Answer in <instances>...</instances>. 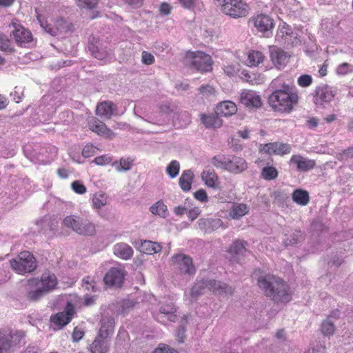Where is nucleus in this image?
<instances>
[{"mask_svg":"<svg viewBox=\"0 0 353 353\" xmlns=\"http://www.w3.org/2000/svg\"><path fill=\"white\" fill-rule=\"evenodd\" d=\"M12 270L19 274L33 272L37 268L36 259L28 251H23L14 259L10 261Z\"/></svg>","mask_w":353,"mask_h":353,"instance_id":"5","label":"nucleus"},{"mask_svg":"<svg viewBox=\"0 0 353 353\" xmlns=\"http://www.w3.org/2000/svg\"><path fill=\"white\" fill-rule=\"evenodd\" d=\"M303 240V235L300 230H296L290 238L285 239L284 243L286 245H293L297 244Z\"/></svg>","mask_w":353,"mask_h":353,"instance_id":"49","label":"nucleus"},{"mask_svg":"<svg viewBox=\"0 0 353 353\" xmlns=\"http://www.w3.org/2000/svg\"><path fill=\"white\" fill-rule=\"evenodd\" d=\"M133 160L130 158H121L119 162L115 161L112 163V166L119 172L130 170L132 166Z\"/></svg>","mask_w":353,"mask_h":353,"instance_id":"39","label":"nucleus"},{"mask_svg":"<svg viewBox=\"0 0 353 353\" xmlns=\"http://www.w3.org/2000/svg\"><path fill=\"white\" fill-rule=\"evenodd\" d=\"M159 312L161 315L167 317L170 321H174L176 319V309L172 302L161 303Z\"/></svg>","mask_w":353,"mask_h":353,"instance_id":"34","label":"nucleus"},{"mask_svg":"<svg viewBox=\"0 0 353 353\" xmlns=\"http://www.w3.org/2000/svg\"><path fill=\"white\" fill-rule=\"evenodd\" d=\"M23 334L19 331L2 330L0 331V353H10L20 344Z\"/></svg>","mask_w":353,"mask_h":353,"instance_id":"6","label":"nucleus"},{"mask_svg":"<svg viewBox=\"0 0 353 353\" xmlns=\"http://www.w3.org/2000/svg\"><path fill=\"white\" fill-rule=\"evenodd\" d=\"M206 287L214 294L228 296L232 295L234 292V288L225 283L214 280H207Z\"/></svg>","mask_w":353,"mask_h":353,"instance_id":"20","label":"nucleus"},{"mask_svg":"<svg viewBox=\"0 0 353 353\" xmlns=\"http://www.w3.org/2000/svg\"><path fill=\"white\" fill-rule=\"evenodd\" d=\"M246 244L245 241L241 240H236L233 242L228 250L232 260L237 261L243 256L247 251Z\"/></svg>","mask_w":353,"mask_h":353,"instance_id":"28","label":"nucleus"},{"mask_svg":"<svg viewBox=\"0 0 353 353\" xmlns=\"http://www.w3.org/2000/svg\"><path fill=\"white\" fill-rule=\"evenodd\" d=\"M180 5L185 9L192 10L198 3L197 0H178Z\"/></svg>","mask_w":353,"mask_h":353,"instance_id":"62","label":"nucleus"},{"mask_svg":"<svg viewBox=\"0 0 353 353\" xmlns=\"http://www.w3.org/2000/svg\"><path fill=\"white\" fill-rule=\"evenodd\" d=\"M270 57L274 65L280 69L286 65L290 57L283 50L273 46L270 48Z\"/></svg>","mask_w":353,"mask_h":353,"instance_id":"24","label":"nucleus"},{"mask_svg":"<svg viewBox=\"0 0 353 353\" xmlns=\"http://www.w3.org/2000/svg\"><path fill=\"white\" fill-rule=\"evenodd\" d=\"M112 161V158L108 155H103L96 157L94 162L99 165L109 164Z\"/></svg>","mask_w":353,"mask_h":353,"instance_id":"61","label":"nucleus"},{"mask_svg":"<svg viewBox=\"0 0 353 353\" xmlns=\"http://www.w3.org/2000/svg\"><path fill=\"white\" fill-rule=\"evenodd\" d=\"M353 71V66L347 63L340 64L337 69L336 73L339 75H345Z\"/></svg>","mask_w":353,"mask_h":353,"instance_id":"53","label":"nucleus"},{"mask_svg":"<svg viewBox=\"0 0 353 353\" xmlns=\"http://www.w3.org/2000/svg\"><path fill=\"white\" fill-rule=\"evenodd\" d=\"M237 112L236 105L231 101H223L217 104L215 112L221 117H230Z\"/></svg>","mask_w":353,"mask_h":353,"instance_id":"27","label":"nucleus"},{"mask_svg":"<svg viewBox=\"0 0 353 353\" xmlns=\"http://www.w3.org/2000/svg\"><path fill=\"white\" fill-rule=\"evenodd\" d=\"M220 115L215 114H201V119L202 123L206 128H220L223 125V121L220 118Z\"/></svg>","mask_w":353,"mask_h":353,"instance_id":"33","label":"nucleus"},{"mask_svg":"<svg viewBox=\"0 0 353 353\" xmlns=\"http://www.w3.org/2000/svg\"><path fill=\"white\" fill-rule=\"evenodd\" d=\"M96 114L106 119H110L112 116L119 114L117 105L110 101H104L98 103Z\"/></svg>","mask_w":353,"mask_h":353,"instance_id":"17","label":"nucleus"},{"mask_svg":"<svg viewBox=\"0 0 353 353\" xmlns=\"http://www.w3.org/2000/svg\"><path fill=\"white\" fill-rule=\"evenodd\" d=\"M252 21L254 27L261 32H265L269 34L274 28V23L272 18L266 14H258L252 17Z\"/></svg>","mask_w":353,"mask_h":353,"instance_id":"19","label":"nucleus"},{"mask_svg":"<svg viewBox=\"0 0 353 353\" xmlns=\"http://www.w3.org/2000/svg\"><path fill=\"white\" fill-rule=\"evenodd\" d=\"M239 99L242 104L248 108H259L262 105L261 97L252 90L242 91Z\"/></svg>","mask_w":353,"mask_h":353,"instance_id":"18","label":"nucleus"},{"mask_svg":"<svg viewBox=\"0 0 353 353\" xmlns=\"http://www.w3.org/2000/svg\"><path fill=\"white\" fill-rule=\"evenodd\" d=\"M298 101V94L286 84H283L281 88H276L268 97V103L272 110L284 114L290 113Z\"/></svg>","mask_w":353,"mask_h":353,"instance_id":"2","label":"nucleus"},{"mask_svg":"<svg viewBox=\"0 0 353 353\" xmlns=\"http://www.w3.org/2000/svg\"><path fill=\"white\" fill-rule=\"evenodd\" d=\"M30 291L28 294V298L32 301H39L46 293L39 285H29Z\"/></svg>","mask_w":353,"mask_h":353,"instance_id":"45","label":"nucleus"},{"mask_svg":"<svg viewBox=\"0 0 353 353\" xmlns=\"http://www.w3.org/2000/svg\"><path fill=\"white\" fill-rule=\"evenodd\" d=\"M154 55L147 51H143L141 54V62L145 65H151L154 62Z\"/></svg>","mask_w":353,"mask_h":353,"instance_id":"59","label":"nucleus"},{"mask_svg":"<svg viewBox=\"0 0 353 353\" xmlns=\"http://www.w3.org/2000/svg\"><path fill=\"white\" fill-rule=\"evenodd\" d=\"M201 210L199 207L194 206L192 207L191 205H190L188 210L186 212L188 217L190 219V221H194L196 219L199 215L201 214Z\"/></svg>","mask_w":353,"mask_h":353,"instance_id":"55","label":"nucleus"},{"mask_svg":"<svg viewBox=\"0 0 353 353\" xmlns=\"http://www.w3.org/2000/svg\"><path fill=\"white\" fill-rule=\"evenodd\" d=\"M10 41L8 37L0 33V50L12 52V48L10 47Z\"/></svg>","mask_w":353,"mask_h":353,"instance_id":"52","label":"nucleus"},{"mask_svg":"<svg viewBox=\"0 0 353 353\" xmlns=\"http://www.w3.org/2000/svg\"><path fill=\"white\" fill-rule=\"evenodd\" d=\"M193 179V173L190 170H184L179 178V185L185 192H188L191 188V184Z\"/></svg>","mask_w":353,"mask_h":353,"instance_id":"35","label":"nucleus"},{"mask_svg":"<svg viewBox=\"0 0 353 353\" xmlns=\"http://www.w3.org/2000/svg\"><path fill=\"white\" fill-rule=\"evenodd\" d=\"M198 90L199 94L201 95L202 99L211 101L216 97V90L212 85H202L199 88Z\"/></svg>","mask_w":353,"mask_h":353,"instance_id":"43","label":"nucleus"},{"mask_svg":"<svg viewBox=\"0 0 353 353\" xmlns=\"http://www.w3.org/2000/svg\"><path fill=\"white\" fill-rule=\"evenodd\" d=\"M110 350V338L100 336L97 334V337L90 345V351L92 353H108Z\"/></svg>","mask_w":353,"mask_h":353,"instance_id":"26","label":"nucleus"},{"mask_svg":"<svg viewBox=\"0 0 353 353\" xmlns=\"http://www.w3.org/2000/svg\"><path fill=\"white\" fill-rule=\"evenodd\" d=\"M74 314V308L68 305L66 310L64 312H59L55 315L51 316V321L58 329L62 328L64 325H67L71 321Z\"/></svg>","mask_w":353,"mask_h":353,"instance_id":"22","label":"nucleus"},{"mask_svg":"<svg viewBox=\"0 0 353 353\" xmlns=\"http://www.w3.org/2000/svg\"><path fill=\"white\" fill-rule=\"evenodd\" d=\"M337 158L340 161H347L353 158V147L349 148L337 155Z\"/></svg>","mask_w":353,"mask_h":353,"instance_id":"60","label":"nucleus"},{"mask_svg":"<svg viewBox=\"0 0 353 353\" xmlns=\"http://www.w3.org/2000/svg\"><path fill=\"white\" fill-rule=\"evenodd\" d=\"M89 128L96 134L106 138L112 139L114 137V133L104 123L98 119H92L89 123Z\"/></svg>","mask_w":353,"mask_h":353,"instance_id":"25","label":"nucleus"},{"mask_svg":"<svg viewBox=\"0 0 353 353\" xmlns=\"http://www.w3.org/2000/svg\"><path fill=\"white\" fill-rule=\"evenodd\" d=\"M186 60L201 72H208L212 68L211 57L203 52H190L186 54Z\"/></svg>","mask_w":353,"mask_h":353,"instance_id":"9","label":"nucleus"},{"mask_svg":"<svg viewBox=\"0 0 353 353\" xmlns=\"http://www.w3.org/2000/svg\"><path fill=\"white\" fill-rule=\"evenodd\" d=\"M278 171L274 166L268 165L263 168L261 170V176L265 180H272L277 177Z\"/></svg>","mask_w":353,"mask_h":353,"instance_id":"46","label":"nucleus"},{"mask_svg":"<svg viewBox=\"0 0 353 353\" xmlns=\"http://www.w3.org/2000/svg\"><path fill=\"white\" fill-rule=\"evenodd\" d=\"M197 224L203 232L212 233L223 225V221L218 218H201Z\"/></svg>","mask_w":353,"mask_h":353,"instance_id":"21","label":"nucleus"},{"mask_svg":"<svg viewBox=\"0 0 353 353\" xmlns=\"http://www.w3.org/2000/svg\"><path fill=\"white\" fill-rule=\"evenodd\" d=\"M77 5L81 8H94L98 2V0H75Z\"/></svg>","mask_w":353,"mask_h":353,"instance_id":"51","label":"nucleus"},{"mask_svg":"<svg viewBox=\"0 0 353 353\" xmlns=\"http://www.w3.org/2000/svg\"><path fill=\"white\" fill-rule=\"evenodd\" d=\"M71 187L74 192L79 194H85L87 190L85 186L79 181H75L72 182L71 184Z\"/></svg>","mask_w":353,"mask_h":353,"instance_id":"57","label":"nucleus"},{"mask_svg":"<svg viewBox=\"0 0 353 353\" xmlns=\"http://www.w3.org/2000/svg\"><path fill=\"white\" fill-rule=\"evenodd\" d=\"M41 26L45 31L52 36H59L74 31V26L72 23L62 18L57 19L53 24H48L41 21L40 17H37Z\"/></svg>","mask_w":353,"mask_h":353,"instance_id":"7","label":"nucleus"},{"mask_svg":"<svg viewBox=\"0 0 353 353\" xmlns=\"http://www.w3.org/2000/svg\"><path fill=\"white\" fill-rule=\"evenodd\" d=\"M298 84L301 87H307L312 83V78L310 75L303 74L298 78Z\"/></svg>","mask_w":353,"mask_h":353,"instance_id":"58","label":"nucleus"},{"mask_svg":"<svg viewBox=\"0 0 353 353\" xmlns=\"http://www.w3.org/2000/svg\"><path fill=\"white\" fill-rule=\"evenodd\" d=\"M97 148L91 144H87L84 146L82 150V155L84 157L88 158L97 153Z\"/></svg>","mask_w":353,"mask_h":353,"instance_id":"56","label":"nucleus"},{"mask_svg":"<svg viewBox=\"0 0 353 353\" xmlns=\"http://www.w3.org/2000/svg\"><path fill=\"white\" fill-rule=\"evenodd\" d=\"M14 30L12 31V36L15 42L20 46H26V44L32 42V35L31 32L21 25L12 23Z\"/></svg>","mask_w":353,"mask_h":353,"instance_id":"15","label":"nucleus"},{"mask_svg":"<svg viewBox=\"0 0 353 353\" xmlns=\"http://www.w3.org/2000/svg\"><path fill=\"white\" fill-rule=\"evenodd\" d=\"M62 225L80 235L92 236L96 233L95 225L92 223L75 214L65 216Z\"/></svg>","mask_w":353,"mask_h":353,"instance_id":"4","label":"nucleus"},{"mask_svg":"<svg viewBox=\"0 0 353 353\" xmlns=\"http://www.w3.org/2000/svg\"><path fill=\"white\" fill-rule=\"evenodd\" d=\"M141 248L149 254L158 253L161 250V246L159 243L150 241H144L141 243Z\"/></svg>","mask_w":353,"mask_h":353,"instance_id":"44","label":"nucleus"},{"mask_svg":"<svg viewBox=\"0 0 353 353\" xmlns=\"http://www.w3.org/2000/svg\"><path fill=\"white\" fill-rule=\"evenodd\" d=\"M201 178L207 186L213 188H216L218 176L214 171H203L201 174Z\"/></svg>","mask_w":353,"mask_h":353,"instance_id":"38","label":"nucleus"},{"mask_svg":"<svg viewBox=\"0 0 353 353\" xmlns=\"http://www.w3.org/2000/svg\"><path fill=\"white\" fill-rule=\"evenodd\" d=\"M108 203V196L103 192L95 193L92 197V206L94 209H101Z\"/></svg>","mask_w":353,"mask_h":353,"instance_id":"41","label":"nucleus"},{"mask_svg":"<svg viewBox=\"0 0 353 353\" xmlns=\"http://www.w3.org/2000/svg\"><path fill=\"white\" fill-rule=\"evenodd\" d=\"M159 113L161 115H165L168 121L172 120L174 122L175 120H177L181 115L185 114L186 112H182L175 104L165 103L160 105Z\"/></svg>","mask_w":353,"mask_h":353,"instance_id":"23","label":"nucleus"},{"mask_svg":"<svg viewBox=\"0 0 353 353\" xmlns=\"http://www.w3.org/2000/svg\"><path fill=\"white\" fill-rule=\"evenodd\" d=\"M206 283L207 280L201 281L195 283L190 292V301H194L199 296L204 292L205 289L208 288L206 287Z\"/></svg>","mask_w":353,"mask_h":353,"instance_id":"36","label":"nucleus"},{"mask_svg":"<svg viewBox=\"0 0 353 353\" xmlns=\"http://www.w3.org/2000/svg\"><path fill=\"white\" fill-rule=\"evenodd\" d=\"M125 276L124 268L121 265L112 268L105 274L103 281L109 286L121 287Z\"/></svg>","mask_w":353,"mask_h":353,"instance_id":"11","label":"nucleus"},{"mask_svg":"<svg viewBox=\"0 0 353 353\" xmlns=\"http://www.w3.org/2000/svg\"><path fill=\"white\" fill-rule=\"evenodd\" d=\"M290 165L294 166L299 171L307 172L313 169L316 163L314 160L309 159L300 154H294L290 158Z\"/></svg>","mask_w":353,"mask_h":353,"instance_id":"16","label":"nucleus"},{"mask_svg":"<svg viewBox=\"0 0 353 353\" xmlns=\"http://www.w3.org/2000/svg\"><path fill=\"white\" fill-rule=\"evenodd\" d=\"M292 199L296 203L305 205L308 203L310 197L307 192L302 190H296L292 194Z\"/></svg>","mask_w":353,"mask_h":353,"instance_id":"42","label":"nucleus"},{"mask_svg":"<svg viewBox=\"0 0 353 353\" xmlns=\"http://www.w3.org/2000/svg\"><path fill=\"white\" fill-rule=\"evenodd\" d=\"M339 314V313L338 311H334L322 322L321 330L324 336H331L334 334L336 327L331 319L338 318Z\"/></svg>","mask_w":353,"mask_h":353,"instance_id":"32","label":"nucleus"},{"mask_svg":"<svg viewBox=\"0 0 353 353\" xmlns=\"http://www.w3.org/2000/svg\"><path fill=\"white\" fill-rule=\"evenodd\" d=\"M153 353H178L176 351L170 349L169 347L162 345L155 349Z\"/></svg>","mask_w":353,"mask_h":353,"instance_id":"64","label":"nucleus"},{"mask_svg":"<svg viewBox=\"0 0 353 353\" xmlns=\"http://www.w3.org/2000/svg\"><path fill=\"white\" fill-rule=\"evenodd\" d=\"M258 285L265 295L276 303H286L291 300L288 284L281 278L272 274L261 276Z\"/></svg>","mask_w":353,"mask_h":353,"instance_id":"1","label":"nucleus"},{"mask_svg":"<svg viewBox=\"0 0 353 353\" xmlns=\"http://www.w3.org/2000/svg\"><path fill=\"white\" fill-rule=\"evenodd\" d=\"M180 163L176 160H172L166 168V173L171 178L176 177L179 173Z\"/></svg>","mask_w":353,"mask_h":353,"instance_id":"47","label":"nucleus"},{"mask_svg":"<svg viewBox=\"0 0 353 353\" xmlns=\"http://www.w3.org/2000/svg\"><path fill=\"white\" fill-rule=\"evenodd\" d=\"M190 205V201L186 199L183 205L176 206L174 208V213L177 216H182L183 214H186Z\"/></svg>","mask_w":353,"mask_h":353,"instance_id":"54","label":"nucleus"},{"mask_svg":"<svg viewBox=\"0 0 353 353\" xmlns=\"http://www.w3.org/2000/svg\"><path fill=\"white\" fill-rule=\"evenodd\" d=\"M114 320L112 317L104 316L101 321V327L98 334L100 336L110 338L114 332Z\"/></svg>","mask_w":353,"mask_h":353,"instance_id":"29","label":"nucleus"},{"mask_svg":"<svg viewBox=\"0 0 353 353\" xmlns=\"http://www.w3.org/2000/svg\"><path fill=\"white\" fill-rule=\"evenodd\" d=\"M150 212L154 215L165 218L168 216V208L162 201H159L150 208Z\"/></svg>","mask_w":353,"mask_h":353,"instance_id":"37","label":"nucleus"},{"mask_svg":"<svg viewBox=\"0 0 353 353\" xmlns=\"http://www.w3.org/2000/svg\"><path fill=\"white\" fill-rule=\"evenodd\" d=\"M171 265L182 275H192L195 268L192 259L184 254H176L171 258Z\"/></svg>","mask_w":353,"mask_h":353,"instance_id":"8","label":"nucleus"},{"mask_svg":"<svg viewBox=\"0 0 353 353\" xmlns=\"http://www.w3.org/2000/svg\"><path fill=\"white\" fill-rule=\"evenodd\" d=\"M290 34L291 32L290 28L283 25L279 27L276 39L277 40L283 39L284 43H290L289 37L290 36Z\"/></svg>","mask_w":353,"mask_h":353,"instance_id":"48","label":"nucleus"},{"mask_svg":"<svg viewBox=\"0 0 353 353\" xmlns=\"http://www.w3.org/2000/svg\"><path fill=\"white\" fill-rule=\"evenodd\" d=\"M138 303V301L134 299H125L121 303V312L123 313H127L130 310L134 308Z\"/></svg>","mask_w":353,"mask_h":353,"instance_id":"50","label":"nucleus"},{"mask_svg":"<svg viewBox=\"0 0 353 353\" xmlns=\"http://www.w3.org/2000/svg\"><path fill=\"white\" fill-rule=\"evenodd\" d=\"M88 48L92 56L98 59H105L110 55V52L100 41L96 37L90 39Z\"/></svg>","mask_w":353,"mask_h":353,"instance_id":"14","label":"nucleus"},{"mask_svg":"<svg viewBox=\"0 0 353 353\" xmlns=\"http://www.w3.org/2000/svg\"><path fill=\"white\" fill-rule=\"evenodd\" d=\"M114 254L124 260L130 259L133 255L132 248L125 243H119L114 246Z\"/></svg>","mask_w":353,"mask_h":353,"instance_id":"31","label":"nucleus"},{"mask_svg":"<svg viewBox=\"0 0 353 353\" xmlns=\"http://www.w3.org/2000/svg\"><path fill=\"white\" fill-rule=\"evenodd\" d=\"M194 195L195 199H197L198 201H200L201 202H206L208 201L207 193L203 189L197 190L196 192H194Z\"/></svg>","mask_w":353,"mask_h":353,"instance_id":"63","label":"nucleus"},{"mask_svg":"<svg viewBox=\"0 0 353 353\" xmlns=\"http://www.w3.org/2000/svg\"><path fill=\"white\" fill-rule=\"evenodd\" d=\"M250 212V207L245 203H233L229 210V216L232 219H239Z\"/></svg>","mask_w":353,"mask_h":353,"instance_id":"30","label":"nucleus"},{"mask_svg":"<svg viewBox=\"0 0 353 353\" xmlns=\"http://www.w3.org/2000/svg\"><path fill=\"white\" fill-rule=\"evenodd\" d=\"M263 59L264 57L261 52L252 51L248 54L246 64L250 67H255L263 62Z\"/></svg>","mask_w":353,"mask_h":353,"instance_id":"40","label":"nucleus"},{"mask_svg":"<svg viewBox=\"0 0 353 353\" xmlns=\"http://www.w3.org/2000/svg\"><path fill=\"white\" fill-rule=\"evenodd\" d=\"M336 92V90L326 84L320 85L315 90L314 103L316 104L329 103L334 99Z\"/></svg>","mask_w":353,"mask_h":353,"instance_id":"12","label":"nucleus"},{"mask_svg":"<svg viewBox=\"0 0 353 353\" xmlns=\"http://www.w3.org/2000/svg\"><path fill=\"white\" fill-rule=\"evenodd\" d=\"M259 150L269 154L284 155L291 152V147L287 143L274 142L260 145Z\"/></svg>","mask_w":353,"mask_h":353,"instance_id":"13","label":"nucleus"},{"mask_svg":"<svg viewBox=\"0 0 353 353\" xmlns=\"http://www.w3.org/2000/svg\"><path fill=\"white\" fill-rule=\"evenodd\" d=\"M211 163L216 167L230 173L238 174L248 168L247 161L241 157L218 154L211 159Z\"/></svg>","mask_w":353,"mask_h":353,"instance_id":"3","label":"nucleus"},{"mask_svg":"<svg viewBox=\"0 0 353 353\" xmlns=\"http://www.w3.org/2000/svg\"><path fill=\"white\" fill-rule=\"evenodd\" d=\"M57 283L56 276L51 272L43 273L40 279H33L28 281V285H39L46 293L55 289Z\"/></svg>","mask_w":353,"mask_h":353,"instance_id":"10","label":"nucleus"}]
</instances>
